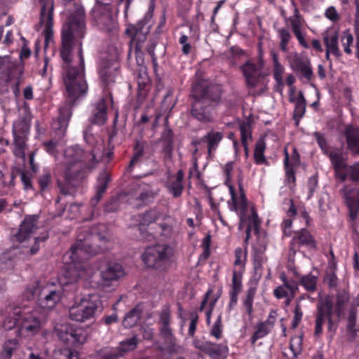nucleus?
I'll list each match as a JSON object with an SVG mask.
<instances>
[{
  "mask_svg": "<svg viewBox=\"0 0 359 359\" xmlns=\"http://www.w3.org/2000/svg\"><path fill=\"white\" fill-rule=\"evenodd\" d=\"M183 179L184 173L182 170H180L177 172L175 179L167 185V188L169 192L175 198H178L182 195V191L184 189L182 184Z\"/></svg>",
  "mask_w": 359,
  "mask_h": 359,
  "instance_id": "f704fd0d",
  "label": "nucleus"
},
{
  "mask_svg": "<svg viewBox=\"0 0 359 359\" xmlns=\"http://www.w3.org/2000/svg\"><path fill=\"white\" fill-rule=\"evenodd\" d=\"M271 330V329H270L263 322L258 323L257 325V330L251 338L252 344H255L257 340L266 336Z\"/></svg>",
  "mask_w": 359,
  "mask_h": 359,
  "instance_id": "c03bdc74",
  "label": "nucleus"
},
{
  "mask_svg": "<svg viewBox=\"0 0 359 359\" xmlns=\"http://www.w3.org/2000/svg\"><path fill=\"white\" fill-rule=\"evenodd\" d=\"M137 347V339L133 337L126 341H121L119 344L118 349L120 353H123L134 350Z\"/></svg>",
  "mask_w": 359,
  "mask_h": 359,
  "instance_id": "49530a36",
  "label": "nucleus"
},
{
  "mask_svg": "<svg viewBox=\"0 0 359 359\" xmlns=\"http://www.w3.org/2000/svg\"><path fill=\"white\" fill-rule=\"evenodd\" d=\"M37 219L38 217L36 215L27 216L25 218L20 226L18 233L15 234L18 241L22 243L26 241L36 230Z\"/></svg>",
  "mask_w": 359,
  "mask_h": 359,
  "instance_id": "5701e85b",
  "label": "nucleus"
},
{
  "mask_svg": "<svg viewBox=\"0 0 359 359\" xmlns=\"http://www.w3.org/2000/svg\"><path fill=\"white\" fill-rule=\"evenodd\" d=\"M43 147L46 151L48 152L50 154L55 155L57 152V142L56 141L50 140L48 142H45L43 143Z\"/></svg>",
  "mask_w": 359,
  "mask_h": 359,
  "instance_id": "338daca9",
  "label": "nucleus"
},
{
  "mask_svg": "<svg viewBox=\"0 0 359 359\" xmlns=\"http://www.w3.org/2000/svg\"><path fill=\"white\" fill-rule=\"evenodd\" d=\"M170 216L158 208H151L138 216V229L142 239L147 241L166 236L171 231Z\"/></svg>",
  "mask_w": 359,
  "mask_h": 359,
  "instance_id": "423d86ee",
  "label": "nucleus"
},
{
  "mask_svg": "<svg viewBox=\"0 0 359 359\" xmlns=\"http://www.w3.org/2000/svg\"><path fill=\"white\" fill-rule=\"evenodd\" d=\"M302 339L301 337L296 336L290 340V349L294 355L299 354L302 350Z\"/></svg>",
  "mask_w": 359,
  "mask_h": 359,
  "instance_id": "052dcab7",
  "label": "nucleus"
},
{
  "mask_svg": "<svg viewBox=\"0 0 359 359\" xmlns=\"http://www.w3.org/2000/svg\"><path fill=\"white\" fill-rule=\"evenodd\" d=\"M349 300V294L345 291H339L337 295L335 313L339 317L345 309L346 304Z\"/></svg>",
  "mask_w": 359,
  "mask_h": 359,
  "instance_id": "a19ab883",
  "label": "nucleus"
},
{
  "mask_svg": "<svg viewBox=\"0 0 359 359\" xmlns=\"http://www.w3.org/2000/svg\"><path fill=\"white\" fill-rule=\"evenodd\" d=\"M102 310L100 296L97 293L85 294L75 300L69 309V318L76 322H85Z\"/></svg>",
  "mask_w": 359,
  "mask_h": 359,
  "instance_id": "6e6552de",
  "label": "nucleus"
},
{
  "mask_svg": "<svg viewBox=\"0 0 359 359\" xmlns=\"http://www.w3.org/2000/svg\"><path fill=\"white\" fill-rule=\"evenodd\" d=\"M196 348L207 353L213 359L224 358L228 353V347L225 344H215L210 341H196L194 342Z\"/></svg>",
  "mask_w": 359,
  "mask_h": 359,
  "instance_id": "f3484780",
  "label": "nucleus"
},
{
  "mask_svg": "<svg viewBox=\"0 0 359 359\" xmlns=\"http://www.w3.org/2000/svg\"><path fill=\"white\" fill-rule=\"evenodd\" d=\"M106 237L92 233L86 237L79 236L76 243L63 256L67 265L63 274L59 278L61 285L76 283L80 278H86L88 271L83 263L89 256L95 255L106 248Z\"/></svg>",
  "mask_w": 359,
  "mask_h": 359,
  "instance_id": "f03ea898",
  "label": "nucleus"
},
{
  "mask_svg": "<svg viewBox=\"0 0 359 359\" xmlns=\"http://www.w3.org/2000/svg\"><path fill=\"white\" fill-rule=\"evenodd\" d=\"M27 130L26 124L23 122H17L13 124V133L14 135V144L16 147L25 149L23 136Z\"/></svg>",
  "mask_w": 359,
  "mask_h": 359,
  "instance_id": "c9c22d12",
  "label": "nucleus"
},
{
  "mask_svg": "<svg viewBox=\"0 0 359 359\" xmlns=\"http://www.w3.org/2000/svg\"><path fill=\"white\" fill-rule=\"evenodd\" d=\"M266 245H257L253 247V265L257 275L261 276L264 265L267 262V257L265 255Z\"/></svg>",
  "mask_w": 359,
  "mask_h": 359,
  "instance_id": "bb28decb",
  "label": "nucleus"
},
{
  "mask_svg": "<svg viewBox=\"0 0 359 359\" xmlns=\"http://www.w3.org/2000/svg\"><path fill=\"white\" fill-rule=\"evenodd\" d=\"M242 289L241 276L239 272L233 271L232 278V288L231 291L240 292Z\"/></svg>",
  "mask_w": 359,
  "mask_h": 359,
  "instance_id": "e2e57ef3",
  "label": "nucleus"
},
{
  "mask_svg": "<svg viewBox=\"0 0 359 359\" xmlns=\"http://www.w3.org/2000/svg\"><path fill=\"white\" fill-rule=\"evenodd\" d=\"M100 74L106 85H109L114 81V75L110 69H102Z\"/></svg>",
  "mask_w": 359,
  "mask_h": 359,
  "instance_id": "69168bd1",
  "label": "nucleus"
},
{
  "mask_svg": "<svg viewBox=\"0 0 359 359\" xmlns=\"http://www.w3.org/2000/svg\"><path fill=\"white\" fill-rule=\"evenodd\" d=\"M57 331L59 338L67 344L75 346L85 340L84 332L81 329H75L68 324L61 325Z\"/></svg>",
  "mask_w": 359,
  "mask_h": 359,
  "instance_id": "dca6fc26",
  "label": "nucleus"
},
{
  "mask_svg": "<svg viewBox=\"0 0 359 359\" xmlns=\"http://www.w3.org/2000/svg\"><path fill=\"white\" fill-rule=\"evenodd\" d=\"M86 20L83 8L76 4L69 13L62 28L60 57L67 94L74 102L86 94L88 85L84 79V60L81 40L86 34Z\"/></svg>",
  "mask_w": 359,
  "mask_h": 359,
  "instance_id": "f257e3e1",
  "label": "nucleus"
},
{
  "mask_svg": "<svg viewBox=\"0 0 359 359\" xmlns=\"http://www.w3.org/2000/svg\"><path fill=\"white\" fill-rule=\"evenodd\" d=\"M346 177L350 175L352 181L359 182V163L349 168L346 167Z\"/></svg>",
  "mask_w": 359,
  "mask_h": 359,
  "instance_id": "680f3d73",
  "label": "nucleus"
},
{
  "mask_svg": "<svg viewBox=\"0 0 359 359\" xmlns=\"http://www.w3.org/2000/svg\"><path fill=\"white\" fill-rule=\"evenodd\" d=\"M39 294V287L37 283H34L27 287L23 292V297L28 300L34 299Z\"/></svg>",
  "mask_w": 359,
  "mask_h": 359,
  "instance_id": "864d4df0",
  "label": "nucleus"
},
{
  "mask_svg": "<svg viewBox=\"0 0 359 359\" xmlns=\"http://www.w3.org/2000/svg\"><path fill=\"white\" fill-rule=\"evenodd\" d=\"M19 346L18 341L15 339H8L5 341L3 346L2 357L4 359H10L13 351Z\"/></svg>",
  "mask_w": 359,
  "mask_h": 359,
  "instance_id": "37998d69",
  "label": "nucleus"
},
{
  "mask_svg": "<svg viewBox=\"0 0 359 359\" xmlns=\"http://www.w3.org/2000/svg\"><path fill=\"white\" fill-rule=\"evenodd\" d=\"M125 276L123 266L118 263H109L100 271V277L104 285H109L111 282L118 280Z\"/></svg>",
  "mask_w": 359,
  "mask_h": 359,
  "instance_id": "6ab92c4d",
  "label": "nucleus"
},
{
  "mask_svg": "<svg viewBox=\"0 0 359 359\" xmlns=\"http://www.w3.org/2000/svg\"><path fill=\"white\" fill-rule=\"evenodd\" d=\"M157 195L149 185L141 184L135 188L133 195L129 197V203L132 205L139 208L144 205L153 202Z\"/></svg>",
  "mask_w": 359,
  "mask_h": 359,
  "instance_id": "4468645a",
  "label": "nucleus"
},
{
  "mask_svg": "<svg viewBox=\"0 0 359 359\" xmlns=\"http://www.w3.org/2000/svg\"><path fill=\"white\" fill-rule=\"evenodd\" d=\"M302 316H303V312L302 311L301 305H300V304H299V302H297L295 308H294V316H293L292 325H291L292 329H296L297 327V326L302 321Z\"/></svg>",
  "mask_w": 359,
  "mask_h": 359,
  "instance_id": "4d7b16f0",
  "label": "nucleus"
},
{
  "mask_svg": "<svg viewBox=\"0 0 359 359\" xmlns=\"http://www.w3.org/2000/svg\"><path fill=\"white\" fill-rule=\"evenodd\" d=\"M338 34L335 31L327 32L323 35V41L326 49L332 52V55L337 58H339L341 55L338 46Z\"/></svg>",
  "mask_w": 359,
  "mask_h": 359,
  "instance_id": "c756f323",
  "label": "nucleus"
},
{
  "mask_svg": "<svg viewBox=\"0 0 359 359\" xmlns=\"http://www.w3.org/2000/svg\"><path fill=\"white\" fill-rule=\"evenodd\" d=\"M107 121V107L105 100L102 98L97 102L92 112L90 121L95 124L102 125Z\"/></svg>",
  "mask_w": 359,
  "mask_h": 359,
  "instance_id": "7c9ffc66",
  "label": "nucleus"
},
{
  "mask_svg": "<svg viewBox=\"0 0 359 359\" xmlns=\"http://www.w3.org/2000/svg\"><path fill=\"white\" fill-rule=\"evenodd\" d=\"M126 32L131 36L128 59L132 60L133 57H135L137 69L146 67L142 49L149 33V27L144 22L140 21L135 25L128 26Z\"/></svg>",
  "mask_w": 359,
  "mask_h": 359,
  "instance_id": "1a4fd4ad",
  "label": "nucleus"
},
{
  "mask_svg": "<svg viewBox=\"0 0 359 359\" xmlns=\"http://www.w3.org/2000/svg\"><path fill=\"white\" fill-rule=\"evenodd\" d=\"M285 160H284V164H285V173H286V181L287 183H294L295 182V176L294 172L292 169V166L290 165L289 163V155L287 151H285Z\"/></svg>",
  "mask_w": 359,
  "mask_h": 359,
  "instance_id": "8fccbe9b",
  "label": "nucleus"
},
{
  "mask_svg": "<svg viewBox=\"0 0 359 359\" xmlns=\"http://www.w3.org/2000/svg\"><path fill=\"white\" fill-rule=\"evenodd\" d=\"M283 284L273 290V295L276 299H283L290 294L288 285L299 287L297 283L293 280H288L284 274L280 276Z\"/></svg>",
  "mask_w": 359,
  "mask_h": 359,
  "instance_id": "72a5a7b5",
  "label": "nucleus"
},
{
  "mask_svg": "<svg viewBox=\"0 0 359 359\" xmlns=\"http://www.w3.org/2000/svg\"><path fill=\"white\" fill-rule=\"evenodd\" d=\"M224 135L222 133L212 130L208 132L202 138L193 140L191 144L196 146L201 142H206L208 147V156L209 158H212L213 154L216 151Z\"/></svg>",
  "mask_w": 359,
  "mask_h": 359,
  "instance_id": "a211bd4d",
  "label": "nucleus"
},
{
  "mask_svg": "<svg viewBox=\"0 0 359 359\" xmlns=\"http://www.w3.org/2000/svg\"><path fill=\"white\" fill-rule=\"evenodd\" d=\"M41 4V22L46 25V40H48L53 27L54 0H39Z\"/></svg>",
  "mask_w": 359,
  "mask_h": 359,
  "instance_id": "aec40b11",
  "label": "nucleus"
},
{
  "mask_svg": "<svg viewBox=\"0 0 359 359\" xmlns=\"http://www.w3.org/2000/svg\"><path fill=\"white\" fill-rule=\"evenodd\" d=\"M160 336L165 343L171 344L173 340V334L170 326H160Z\"/></svg>",
  "mask_w": 359,
  "mask_h": 359,
  "instance_id": "bf43d9fd",
  "label": "nucleus"
},
{
  "mask_svg": "<svg viewBox=\"0 0 359 359\" xmlns=\"http://www.w3.org/2000/svg\"><path fill=\"white\" fill-rule=\"evenodd\" d=\"M194 101L191 114L198 121L204 123L210 122L213 118V102H217L221 95L219 86H211L202 89L200 85L193 87Z\"/></svg>",
  "mask_w": 359,
  "mask_h": 359,
  "instance_id": "0eeeda50",
  "label": "nucleus"
},
{
  "mask_svg": "<svg viewBox=\"0 0 359 359\" xmlns=\"http://www.w3.org/2000/svg\"><path fill=\"white\" fill-rule=\"evenodd\" d=\"M280 39V48L283 52H287V44L292 39L290 32L285 28H279L277 30Z\"/></svg>",
  "mask_w": 359,
  "mask_h": 359,
  "instance_id": "79ce46f5",
  "label": "nucleus"
},
{
  "mask_svg": "<svg viewBox=\"0 0 359 359\" xmlns=\"http://www.w3.org/2000/svg\"><path fill=\"white\" fill-rule=\"evenodd\" d=\"M341 191L348 207L350 217L354 220L359 210V191L345 187Z\"/></svg>",
  "mask_w": 359,
  "mask_h": 359,
  "instance_id": "4be33fe9",
  "label": "nucleus"
},
{
  "mask_svg": "<svg viewBox=\"0 0 359 359\" xmlns=\"http://www.w3.org/2000/svg\"><path fill=\"white\" fill-rule=\"evenodd\" d=\"M84 138L88 144L85 150L74 146L65 151L63 163L67 168L66 175L69 177H73L79 169L94 168L103 157L105 148L103 140L87 132L84 133Z\"/></svg>",
  "mask_w": 359,
  "mask_h": 359,
  "instance_id": "7ed1b4c3",
  "label": "nucleus"
},
{
  "mask_svg": "<svg viewBox=\"0 0 359 359\" xmlns=\"http://www.w3.org/2000/svg\"><path fill=\"white\" fill-rule=\"evenodd\" d=\"M110 180L109 175L106 171L102 172L98 178L97 183L95 187V195L91 199L90 204L92 206H95L101 198L102 197V194L105 192L108 182Z\"/></svg>",
  "mask_w": 359,
  "mask_h": 359,
  "instance_id": "c85d7f7f",
  "label": "nucleus"
},
{
  "mask_svg": "<svg viewBox=\"0 0 359 359\" xmlns=\"http://www.w3.org/2000/svg\"><path fill=\"white\" fill-rule=\"evenodd\" d=\"M71 116L72 112L69 107H65L60 109V116L58 119L53 123V128L55 130H58L60 135L65 134Z\"/></svg>",
  "mask_w": 359,
  "mask_h": 359,
  "instance_id": "2f4dec72",
  "label": "nucleus"
},
{
  "mask_svg": "<svg viewBox=\"0 0 359 359\" xmlns=\"http://www.w3.org/2000/svg\"><path fill=\"white\" fill-rule=\"evenodd\" d=\"M292 241L311 249H316L317 246L313 236L305 229H302L300 231H297L293 237Z\"/></svg>",
  "mask_w": 359,
  "mask_h": 359,
  "instance_id": "473e14b6",
  "label": "nucleus"
},
{
  "mask_svg": "<svg viewBox=\"0 0 359 359\" xmlns=\"http://www.w3.org/2000/svg\"><path fill=\"white\" fill-rule=\"evenodd\" d=\"M44 297L39 299V306L46 309H53L60 302L62 291L60 287L50 289L48 286L43 289Z\"/></svg>",
  "mask_w": 359,
  "mask_h": 359,
  "instance_id": "b1692460",
  "label": "nucleus"
},
{
  "mask_svg": "<svg viewBox=\"0 0 359 359\" xmlns=\"http://www.w3.org/2000/svg\"><path fill=\"white\" fill-rule=\"evenodd\" d=\"M235 266L240 267L241 269H243L247 260L246 250H244L241 248H236L235 250Z\"/></svg>",
  "mask_w": 359,
  "mask_h": 359,
  "instance_id": "de8ad7c7",
  "label": "nucleus"
},
{
  "mask_svg": "<svg viewBox=\"0 0 359 359\" xmlns=\"http://www.w3.org/2000/svg\"><path fill=\"white\" fill-rule=\"evenodd\" d=\"M285 68L280 63L273 65V77L277 83L280 86L283 85V73Z\"/></svg>",
  "mask_w": 359,
  "mask_h": 359,
  "instance_id": "13d9d810",
  "label": "nucleus"
},
{
  "mask_svg": "<svg viewBox=\"0 0 359 359\" xmlns=\"http://www.w3.org/2000/svg\"><path fill=\"white\" fill-rule=\"evenodd\" d=\"M19 319H21L18 329V335L20 337L36 335L41 331L44 323L42 315L38 309L16 306L9 309L8 317L3 322V326L6 330H11Z\"/></svg>",
  "mask_w": 359,
  "mask_h": 359,
  "instance_id": "39448f33",
  "label": "nucleus"
},
{
  "mask_svg": "<svg viewBox=\"0 0 359 359\" xmlns=\"http://www.w3.org/2000/svg\"><path fill=\"white\" fill-rule=\"evenodd\" d=\"M345 136L348 148L355 154H359V129L348 126L345 130Z\"/></svg>",
  "mask_w": 359,
  "mask_h": 359,
  "instance_id": "cd10ccee",
  "label": "nucleus"
},
{
  "mask_svg": "<svg viewBox=\"0 0 359 359\" xmlns=\"http://www.w3.org/2000/svg\"><path fill=\"white\" fill-rule=\"evenodd\" d=\"M353 35L348 32H344L341 37V42L344 52L348 55H350L352 53L350 46L353 43Z\"/></svg>",
  "mask_w": 359,
  "mask_h": 359,
  "instance_id": "09e8293b",
  "label": "nucleus"
},
{
  "mask_svg": "<svg viewBox=\"0 0 359 359\" xmlns=\"http://www.w3.org/2000/svg\"><path fill=\"white\" fill-rule=\"evenodd\" d=\"M313 136L316 137V141L323 151L325 154L327 153L330 149L327 147L326 140L324 137V135L318 132L313 133Z\"/></svg>",
  "mask_w": 359,
  "mask_h": 359,
  "instance_id": "0e129e2a",
  "label": "nucleus"
},
{
  "mask_svg": "<svg viewBox=\"0 0 359 359\" xmlns=\"http://www.w3.org/2000/svg\"><path fill=\"white\" fill-rule=\"evenodd\" d=\"M290 68L297 74H300L307 80H311L313 71L310 60L294 53L289 57Z\"/></svg>",
  "mask_w": 359,
  "mask_h": 359,
  "instance_id": "2eb2a0df",
  "label": "nucleus"
},
{
  "mask_svg": "<svg viewBox=\"0 0 359 359\" xmlns=\"http://www.w3.org/2000/svg\"><path fill=\"white\" fill-rule=\"evenodd\" d=\"M18 69V62L11 57H0V78L8 82L13 79Z\"/></svg>",
  "mask_w": 359,
  "mask_h": 359,
  "instance_id": "393cba45",
  "label": "nucleus"
},
{
  "mask_svg": "<svg viewBox=\"0 0 359 359\" xmlns=\"http://www.w3.org/2000/svg\"><path fill=\"white\" fill-rule=\"evenodd\" d=\"M172 254V248L166 244H158L146 248L142 255L144 263L151 268H160Z\"/></svg>",
  "mask_w": 359,
  "mask_h": 359,
  "instance_id": "9b49d317",
  "label": "nucleus"
},
{
  "mask_svg": "<svg viewBox=\"0 0 359 359\" xmlns=\"http://www.w3.org/2000/svg\"><path fill=\"white\" fill-rule=\"evenodd\" d=\"M170 311L169 307H164L159 313L158 324L160 326H170Z\"/></svg>",
  "mask_w": 359,
  "mask_h": 359,
  "instance_id": "5fc2aeb1",
  "label": "nucleus"
},
{
  "mask_svg": "<svg viewBox=\"0 0 359 359\" xmlns=\"http://www.w3.org/2000/svg\"><path fill=\"white\" fill-rule=\"evenodd\" d=\"M266 149V144L263 140H259L256 144L254 151V158L257 164H264L266 163V158L264 156V151Z\"/></svg>",
  "mask_w": 359,
  "mask_h": 359,
  "instance_id": "58836bf2",
  "label": "nucleus"
},
{
  "mask_svg": "<svg viewBox=\"0 0 359 359\" xmlns=\"http://www.w3.org/2000/svg\"><path fill=\"white\" fill-rule=\"evenodd\" d=\"M54 359H79V356L77 352L63 348L54 353Z\"/></svg>",
  "mask_w": 359,
  "mask_h": 359,
  "instance_id": "a18cd8bd",
  "label": "nucleus"
},
{
  "mask_svg": "<svg viewBox=\"0 0 359 359\" xmlns=\"http://www.w3.org/2000/svg\"><path fill=\"white\" fill-rule=\"evenodd\" d=\"M289 20L291 23L292 32L294 34L299 32H302V29L303 27V22H304L303 18L289 19Z\"/></svg>",
  "mask_w": 359,
  "mask_h": 359,
  "instance_id": "774afa93",
  "label": "nucleus"
},
{
  "mask_svg": "<svg viewBox=\"0 0 359 359\" xmlns=\"http://www.w3.org/2000/svg\"><path fill=\"white\" fill-rule=\"evenodd\" d=\"M333 313V304L329 296L320 298L317 304V312L315 320V334L318 336L323 332V325L327 320L328 329L332 330L333 325L332 315Z\"/></svg>",
  "mask_w": 359,
  "mask_h": 359,
  "instance_id": "ddd939ff",
  "label": "nucleus"
},
{
  "mask_svg": "<svg viewBox=\"0 0 359 359\" xmlns=\"http://www.w3.org/2000/svg\"><path fill=\"white\" fill-rule=\"evenodd\" d=\"M255 297V291L249 290L246 294L245 299L242 303V307L244 311L248 315L249 320H252V312H253V302Z\"/></svg>",
  "mask_w": 359,
  "mask_h": 359,
  "instance_id": "4c0bfd02",
  "label": "nucleus"
},
{
  "mask_svg": "<svg viewBox=\"0 0 359 359\" xmlns=\"http://www.w3.org/2000/svg\"><path fill=\"white\" fill-rule=\"evenodd\" d=\"M136 79L137 83L138 100L142 102L147 95L150 88V79L148 76L147 68L141 67L136 69Z\"/></svg>",
  "mask_w": 359,
  "mask_h": 359,
  "instance_id": "a878e982",
  "label": "nucleus"
},
{
  "mask_svg": "<svg viewBox=\"0 0 359 359\" xmlns=\"http://www.w3.org/2000/svg\"><path fill=\"white\" fill-rule=\"evenodd\" d=\"M242 144H248L249 142L252 140V135L250 125L248 123H242L239 126Z\"/></svg>",
  "mask_w": 359,
  "mask_h": 359,
  "instance_id": "603ef678",
  "label": "nucleus"
},
{
  "mask_svg": "<svg viewBox=\"0 0 359 359\" xmlns=\"http://www.w3.org/2000/svg\"><path fill=\"white\" fill-rule=\"evenodd\" d=\"M306 110V101L304 95L302 92H299V97L295 104L294 115L299 116V117L303 116Z\"/></svg>",
  "mask_w": 359,
  "mask_h": 359,
  "instance_id": "3c124183",
  "label": "nucleus"
},
{
  "mask_svg": "<svg viewBox=\"0 0 359 359\" xmlns=\"http://www.w3.org/2000/svg\"><path fill=\"white\" fill-rule=\"evenodd\" d=\"M318 277L311 274L303 276L300 278V284L309 292L316 291L317 287Z\"/></svg>",
  "mask_w": 359,
  "mask_h": 359,
  "instance_id": "ea45409f",
  "label": "nucleus"
},
{
  "mask_svg": "<svg viewBox=\"0 0 359 359\" xmlns=\"http://www.w3.org/2000/svg\"><path fill=\"white\" fill-rule=\"evenodd\" d=\"M113 1L96 3L92 11L94 24L107 32H116L118 29L116 15L118 10Z\"/></svg>",
  "mask_w": 359,
  "mask_h": 359,
  "instance_id": "9d476101",
  "label": "nucleus"
},
{
  "mask_svg": "<svg viewBox=\"0 0 359 359\" xmlns=\"http://www.w3.org/2000/svg\"><path fill=\"white\" fill-rule=\"evenodd\" d=\"M210 335L216 339H219L222 335V317L219 316L210 330Z\"/></svg>",
  "mask_w": 359,
  "mask_h": 359,
  "instance_id": "6e6d98bb",
  "label": "nucleus"
},
{
  "mask_svg": "<svg viewBox=\"0 0 359 359\" xmlns=\"http://www.w3.org/2000/svg\"><path fill=\"white\" fill-rule=\"evenodd\" d=\"M264 61L260 59L257 62H246L241 67L245 82L249 88L260 87L264 90L266 87L264 75L262 72Z\"/></svg>",
  "mask_w": 359,
  "mask_h": 359,
  "instance_id": "f8f14e48",
  "label": "nucleus"
},
{
  "mask_svg": "<svg viewBox=\"0 0 359 359\" xmlns=\"http://www.w3.org/2000/svg\"><path fill=\"white\" fill-rule=\"evenodd\" d=\"M142 313V309L141 306H136L126 315L123 320V326L126 328L135 326L138 323Z\"/></svg>",
  "mask_w": 359,
  "mask_h": 359,
  "instance_id": "e433bc0d",
  "label": "nucleus"
},
{
  "mask_svg": "<svg viewBox=\"0 0 359 359\" xmlns=\"http://www.w3.org/2000/svg\"><path fill=\"white\" fill-rule=\"evenodd\" d=\"M330 158L332 165L334 167L336 177L342 181L346 179V165L341 151L335 149H330L325 154Z\"/></svg>",
  "mask_w": 359,
  "mask_h": 359,
  "instance_id": "412c9836",
  "label": "nucleus"
},
{
  "mask_svg": "<svg viewBox=\"0 0 359 359\" xmlns=\"http://www.w3.org/2000/svg\"><path fill=\"white\" fill-rule=\"evenodd\" d=\"M233 169V162H228L223 167V171L226 176L225 184L228 187L229 194L231 195V199L228 201V205L231 211L236 212L239 215L240 229H241L243 226L247 223L248 226L245 231L246 236L245 238V242L247 243L250 238V232L252 229L256 234L259 233L261 220L258 217L255 207L253 206L250 208L251 216L246 219L245 212L248 210L247 199L241 185H239L240 195L237 196L235 189L231 183V175Z\"/></svg>",
  "mask_w": 359,
  "mask_h": 359,
  "instance_id": "20e7f679",
  "label": "nucleus"
}]
</instances>
